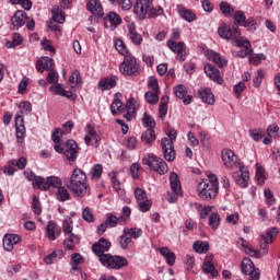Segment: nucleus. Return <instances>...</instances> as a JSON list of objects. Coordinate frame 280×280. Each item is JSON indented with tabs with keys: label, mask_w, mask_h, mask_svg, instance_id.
<instances>
[{
	"label": "nucleus",
	"mask_w": 280,
	"mask_h": 280,
	"mask_svg": "<svg viewBox=\"0 0 280 280\" xmlns=\"http://www.w3.org/2000/svg\"><path fill=\"white\" fill-rule=\"evenodd\" d=\"M221 156L226 170H233V167L236 166L240 167L241 176L236 180L237 185H240V187H248L250 173L248 172V168L244 166V164H240V162H237V155H235V153L230 149H223L221 151Z\"/></svg>",
	"instance_id": "1"
},
{
	"label": "nucleus",
	"mask_w": 280,
	"mask_h": 280,
	"mask_svg": "<svg viewBox=\"0 0 280 280\" xmlns=\"http://www.w3.org/2000/svg\"><path fill=\"white\" fill-rule=\"evenodd\" d=\"M68 189L72 191L77 198H84L89 192V184H86V173L81 168L77 167L72 171L69 183L67 184Z\"/></svg>",
	"instance_id": "2"
},
{
	"label": "nucleus",
	"mask_w": 280,
	"mask_h": 280,
	"mask_svg": "<svg viewBox=\"0 0 280 280\" xmlns=\"http://www.w3.org/2000/svg\"><path fill=\"white\" fill-rule=\"evenodd\" d=\"M133 11L140 21H143V19H154L163 14V8H154L153 0H137Z\"/></svg>",
	"instance_id": "3"
},
{
	"label": "nucleus",
	"mask_w": 280,
	"mask_h": 280,
	"mask_svg": "<svg viewBox=\"0 0 280 280\" xmlns=\"http://www.w3.org/2000/svg\"><path fill=\"white\" fill-rule=\"evenodd\" d=\"M166 135L168 138H162L161 148L163 152V156L165 161L172 163L176 159V150H174V141H176V137H178V132L176 129L170 127L166 130Z\"/></svg>",
	"instance_id": "4"
},
{
	"label": "nucleus",
	"mask_w": 280,
	"mask_h": 280,
	"mask_svg": "<svg viewBox=\"0 0 280 280\" xmlns=\"http://www.w3.org/2000/svg\"><path fill=\"white\" fill-rule=\"evenodd\" d=\"M22 108L15 115V132H16V142L22 143L23 139H25V118L23 117L24 112H32V103L23 102L20 106Z\"/></svg>",
	"instance_id": "5"
},
{
	"label": "nucleus",
	"mask_w": 280,
	"mask_h": 280,
	"mask_svg": "<svg viewBox=\"0 0 280 280\" xmlns=\"http://www.w3.org/2000/svg\"><path fill=\"white\" fill-rule=\"evenodd\" d=\"M142 165H148L150 170L156 172L161 176L167 174L170 172V167L167 166V162L156 155L154 153H148L142 158Z\"/></svg>",
	"instance_id": "6"
},
{
	"label": "nucleus",
	"mask_w": 280,
	"mask_h": 280,
	"mask_svg": "<svg viewBox=\"0 0 280 280\" xmlns=\"http://www.w3.org/2000/svg\"><path fill=\"white\" fill-rule=\"evenodd\" d=\"M25 24L28 32H34V27H36V22H34V19L30 20V16L25 13V11L18 10L11 18V30H20V27H23Z\"/></svg>",
	"instance_id": "7"
},
{
	"label": "nucleus",
	"mask_w": 280,
	"mask_h": 280,
	"mask_svg": "<svg viewBox=\"0 0 280 280\" xmlns=\"http://www.w3.org/2000/svg\"><path fill=\"white\" fill-rule=\"evenodd\" d=\"M100 262L105 268H109L110 270H121V268H126L128 266V259L124 256H113L107 254L106 256H102Z\"/></svg>",
	"instance_id": "8"
},
{
	"label": "nucleus",
	"mask_w": 280,
	"mask_h": 280,
	"mask_svg": "<svg viewBox=\"0 0 280 280\" xmlns=\"http://www.w3.org/2000/svg\"><path fill=\"white\" fill-rule=\"evenodd\" d=\"M119 71L122 75H139V63H137V58L132 55L125 57L119 66Z\"/></svg>",
	"instance_id": "9"
},
{
	"label": "nucleus",
	"mask_w": 280,
	"mask_h": 280,
	"mask_svg": "<svg viewBox=\"0 0 280 280\" xmlns=\"http://www.w3.org/2000/svg\"><path fill=\"white\" fill-rule=\"evenodd\" d=\"M166 47L173 51V54H176V60L179 62H185L187 60V56H189V50H187V46L184 44V42H174L172 39H168L166 42Z\"/></svg>",
	"instance_id": "10"
},
{
	"label": "nucleus",
	"mask_w": 280,
	"mask_h": 280,
	"mask_svg": "<svg viewBox=\"0 0 280 280\" xmlns=\"http://www.w3.org/2000/svg\"><path fill=\"white\" fill-rule=\"evenodd\" d=\"M218 188H214L213 185L207 182H200L198 184L197 194L201 200H213L218 196Z\"/></svg>",
	"instance_id": "11"
},
{
	"label": "nucleus",
	"mask_w": 280,
	"mask_h": 280,
	"mask_svg": "<svg viewBox=\"0 0 280 280\" xmlns=\"http://www.w3.org/2000/svg\"><path fill=\"white\" fill-rule=\"evenodd\" d=\"M218 34L221 38L225 40H240L242 37V33L237 30V26L231 27L226 24L221 25L218 28Z\"/></svg>",
	"instance_id": "12"
},
{
	"label": "nucleus",
	"mask_w": 280,
	"mask_h": 280,
	"mask_svg": "<svg viewBox=\"0 0 280 280\" xmlns=\"http://www.w3.org/2000/svg\"><path fill=\"white\" fill-rule=\"evenodd\" d=\"M112 243L110 241L102 237L98 242L92 245V250L96 257H98V261H102V257L107 256L108 250H110Z\"/></svg>",
	"instance_id": "13"
},
{
	"label": "nucleus",
	"mask_w": 280,
	"mask_h": 280,
	"mask_svg": "<svg viewBox=\"0 0 280 280\" xmlns=\"http://www.w3.org/2000/svg\"><path fill=\"white\" fill-rule=\"evenodd\" d=\"M243 275H248V280H259V269L255 268V264L250 258H244L241 264Z\"/></svg>",
	"instance_id": "14"
},
{
	"label": "nucleus",
	"mask_w": 280,
	"mask_h": 280,
	"mask_svg": "<svg viewBox=\"0 0 280 280\" xmlns=\"http://www.w3.org/2000/svg\"><path fill=\"white\" fill-rule=\"evenodd\" d=\"M26 166H27V159L22 156L18 160L16 159L11 160L8 163V165L4 166L3 172L8 176H14V172H16L18 170H25Z\"/></svg>",
	"instance_id": "15"
},
{
	"label": "nucleus",
	"mask_w": 280,
	"mask_h": 280,
	"mask_svg": "<svg viewBox=\"0 0 280 280\" xmlns=\"http://www.w3.org/2000/svg\"><path fill=\"white\" fill-rule=\"evenodd\" d=\"M78 152H80V147L75 140H68L65 145L63 156H66L69 163H75L78 161Z\"/></svg>",
	"instance_id": "16"
},
{
	"label": "nucleus",
	"mask_w": 280,
	"mask_h": 280,
	"mask_svg": "<svg viewBox=\"0 0 280 280\" xmlns=\"http://www.w3.org/2000/svg\"><path fill=\"white\" fill-rule=\"evenodd\" d=\"M235 46L244 47V49H241L238 51H232V56H234V58H246L247 56H250V54H253V50L250 49V42L245 40L244 38L236 39Z\"/></svg>",
	"instance_id": "17"
},
{
	"label": "nucleus",
	"mask_w": 280,
	"mask_h": 280,
	"mask_svg": "<svg viewBox=\"0 0 280 280\" xmlns=\"http://www.w3.org/2000/svg\"><path fill=\"white\" fill-rule=\"evenodd\" d=\"M22 241L23 237H21V235L19 234H5L2 240L3 248L8 253H12V250H14V246H16V244H19Z\"/></svg>",
	"instance_id": "18"
},
{
	"label": "nucleus",
	"mask_w": 280,
	"mask_h": 280,
	"mask_svg": "<svg viewBox=\"0 0 280 280\" xmlns=\"http://www.w3.org/2000/svg\"><path fill=\"white\" fill-rule=\"evenodd\" d=\"M121 25V16L115 12H109L104 18V27L106 30H112V32L118 26Z\"/></svg>",
	"instance_id": "19"
},
{
	"label": "nucleus",
	"mask_w": 280,
	"mask_h": 280,
	"mask_svg": "<svg viewBox=\"0 0 280 280\" xmlns=\"http://www.w3.org/2000/svg\"><path fill=\"white\" fill-rule=\"evenodd\" d=\"M174 93L178 100H183V104L185 106H189V104H191V100H194V96L187 95V86L184 84L176 85L174 88Z\"/></svg>",
	"instance_id": "20"
},
{
	"label": "nucleus",
	"mask_w": 280,
	"mask_h": 280,
	"mask_svg": "<svg viewBox=\"0 0 280 280\" xmlns=\"http://www.w3.org/2000/svg\"><path fill=\"white\" fill-rule=\"evenodd\" d=\"M203 69L206 75H208V78H210V80L213 82H217V84H222V82H224L222 80V75L220 74V70L215 68V66L207 63Z\"/></svg>",
	"instance_id": "21"
},
{
	"label": "nucleus",
	"mask_w": 280,
	"mask_h": 280,
	"mask_svg": "<svg viewBox=\"0 0 280 280\" xmlns=\"http://www.w3.org/2000/svg\"><path fill=\"white\" fill-rule=\"evenodd\" d=\"M117 86V77L112 75L98 81L100 91H110V89H115Z\"/></svg>",
	"instance_id": "22"
},
{
	"label": "nucleus",
	"mask_w": 280,
	"mask_h": 280,
	"mask_svg": "<svg viewBox=\"0 0 280 280\" xmlns=\"http://www.w3.org/2000/svg\"><path fill=\"white\" fill-rule=\"evenodd\" d=\"M170 185L175 196H183V187L180 186V178L178 177V174L174 172L171 173Z\"/></svg>",
	"instance_id": "23"
},
{
	"label": "nucleus",
	"mask_w": 280,
	"mask_h": 280,
	"mask_svg": "<svg viewBox=\"0 0 280 280\" xmlns=\"http://www.w3.org/2000/svg\"><path fill=\"white\" fill-rule=\"evenodd\" d=\"M86 10L94 14V16H103L104 14V9L100 0H88Z\"/></svg>",
	"instance_id": "24"
},
{
	"label": "nucleus",
	"mask_w": 280,
	"mask_h": 280,
	"mask_svg": "<svg viewBox=\"0 0 280 280\" xmlns=\"http://www.w3.org/2000/svg\"><path fill=\"white\" fill-rule=\"evenodd\" d=\"M279 235V229L278 228H271L266 232L265 235H262V240L265 242V245L262 247L264 253H268V244H272L275 242V238Z\"/></svg>",
	"instance_id": "25"
},
{
	"label": "nucleus",
	"mask_w": 280,
	"mask_h": 280,
	"mask_svg": "<svg viewBox=\"0 0 280 280\" xmlns=\"http://www.w3.org/2000/svg\"><path fill=\"white\" fill-rule=\"evenodd\" d=\"M129 38L133 45H141L143 43V37L141 34L137 33V26L135 23L128 24Z\"/></svg>",
	"instance_id": "26"
},
{
	"label": "nucleus",
	"mask_w": 280,
	"mask_h": 280,
	"mask_svg": "<svg viewBox=\"0 0 280 280\" xmlns=\"http://www.w3.org/2000/svg\"><path fill=\"white\" fill-rule=\"evenodd\" d=\"M80 244V236L75 234H68V237L63 241L66 250H75V246Z\"/></svg>",
	"instance_id": "27"
},
{
	"label": "nucleus",
	"mask_w": 280,
	"mask_h": 280,
	"mask_svg": "<svg viewBox=\"0 0 280 280\" xmlns=\"http://www.w3.org/2000/svg\"><path fill=\"white\" fill-rule=\"evenodd\" d=\"M62 185V179L56 176H48L43 184V191H49L50 187H56L57 189Z\"/></svg>",
	"instance_id": "28"
},
{
	"label": "nucleus",
	"mask_w": 280,
	"mask_h": 280,
	"mask_svg": "<svg viewBox=\"0 0 280 280\" xmlns=\"http://www.w3.org/2000/svg\"><path fill=\"white\" fill-rule=\"evenodd\" d=\"M160 255L164 257L168 266H174V264H176V254H174V252H172V249H170L168 247H161Z\"/></svg>",
	"instance_id": "29"
},
{
	"label": "nucleus",
	"mask_w": 280,
	"mask_h": 280,
	"mask_svg": "<svg viewBox=\"0 0 280 280\" xmlns=\"http://www.w3.org/2000/svg\"><path fill=\"white\" fill-rule=\"evenodd\" d=\"M199 97L205 104H209L210 106H213L215 104V96L213 95V92L210 90H200Z\"/></svg>",
	"instance_id": "30"
},
{
	"label": "nucleus",
	"mask_w": 280,
	"mask_h": 280,
	"mask_svg": "<svg viewBox=\"0 0 280 280\" xmlns=\"http://www.w3.org/2000/svg\"><path fill=\"white\" fill-rule=\"evenodd\" d=\"M178 14L184 19V21H187L188 23H194L196 21V15L191 12V10L177 5Z\"/></svg>",
	"instance_id": "31"
},
{
	"label": "nucleus",
	"mask_w": 280,
	"mask_h": 280,
	"mask_svg": "<svg viewBox=\"0 0 280 280\" xmlns=\"http://www.w3.org/2000/svg\"><path fill=\"white\" fill-rule=\"evenodd\" d=\"M126 108H127V114L125 115V117L130 121L132 117L137 115V100L130 98L126 104Z\"/></svg>",
	"instance_id": "32"
},
{
	"label": "nucleus",
	"mask_w": 280,
	"mask_h": 280,
	"mask_svg": "<svg viewBox=\"0 0 280 280\" xmlns=\"http://www.w3.org/2000/svg\"><path fill=\"white\" fill-rule=\"evenodd\" d=\"M202 271L205 272V275H210L212 279H215V277H218V270H215V265L211 260L203 261Z\"/></svg>",
	"instance_id": "33"
},
{
	"label": "nucleus",
	"mask_w": 280,
	"mask_h": 280,
	"mask_svg": "<svg viewBox=\"0 0 280 280\" xmlns=\"http://www.w3.org/2000/svg\"><path fill=\"white\" fill-rule=\"evenodd\" d=\"M56 198L59 202H67V200H71V194L65 186H59L57 188Z\"/></svg>",
	"instance_id": "34"
},
{
	"label": "nucleus",
	"mask_w": 280,
	"mask_h": 280,
	"mask_svg": "<svg viewBox=\"0 0 280 280\" xmlns=\"http://www.w3.org/2000/svg\"><path fill=\"white\" fill-rule=\"evenodd\" d=\"M194 252L203 255L209 253V242L206 241H196L192 245Z\"/></svg>",
	"instance_id": "35"
},
{
	"label": "nucleus",
	"mask_w": 280,
	"mask_h": 280,
	"mask_svg": "<svg viewBox=\"0 0 280 280\" xmlns=\"http://www.w3.org/2000/svg\"><path fill=\"white\" fill-rule=\"evenodd\" d=\"M195 209L198 211L201 220H207V217L211 211H213V207L211 206H202L201 203L196 202Z\"/></svg>",
	"instance_id": "36"
},
{
	"label": "nucleus",
	"mask_w": 280,
	"mask_h": 280,
	"mask_svg": "<svg viewBox=\"0 0 280 280\" xmlns=\"http://www.w3.org/2000/svg\"><path fill=\"white\" fill-rule=\"evenodd\" d=\"M114 45H115L116 51H118V54H120V56H124V58L132 55V54H130V50H128V46H126L124 40L117 39Z\"/></svg>",
	"instance_id": "37"
},
{
	"label": "nucleus",
	"mask_w": 280,
	"mask_h": 280,
	"mask_svg": "<svg viewBox=\"0 0 280 280\" xmlns=\"http://www.w3.org/2000/svg\"><path fill=\"white\" fill-rule=\"evenodd\" d=\"M122 231L130 240H139L143 235V231L139 228H125Z\"/></svg>",
	"instance_id": "38"
},
{
	"label": "nucleus",
	"mask_w": 280,
	"mask_h": 280,
	"mask_svg": "<svg viewBox=\"0 0 280 280\" xmlns=\"http://www.w3.org/2000/svg\"><path fill=\"white\" fill-rule=\"evenodd\" d=\"M209 60L214 62V65H218V67H220L221 69L229 65V61L225 59H222V57L218 52H210Z\"/></svg>",
	"instance_id": "39"
},
{
	"label": "nucleus",
	"mask_w": 280,
	"mask_h": 280,
	"mask_svg": "<svg viewBox=\"0 0 280 280\" xmlns=\"http://www.w3.org/2000/svg\"><path fill=\"white\" fill-rule=\"evenodd\" d=\"M104 173V167L102 164H95L90 170V176L92 180H100L102 178V174Z\"/></svg>",
	"instance_id": "40"
},
{
	"label": "nucleus",
	"mask_w": 280,
	"mask_h": 280,
	"mask_svg": "<svg viewBox=\"0 0 280 280\" xmlns=\"http://www.w3.org/2000/svg\"><path fill=\"white\" fill-rule=\"evenodd\" d=\"M141 121H142V126L144 128H149V129H154L156 128V120H154V117H152L150 114L148 113H144L142 118H141Z\"/></svg>",
	"instance_id": "41"
},
{
	"label": "nucleus",
	"mask_w": 280,
	"mask_h": 280,
	"mask_svg": "<svg viewBox=\"0 0 280 280\" xmlns=\"http://www.w3.org/2000/svg\"><path fill=\"white\" fill-rule=\"evenodd\" d=\"M255 179L258 185H264V183H266V171L264 170V166L259 163L256 164Z\"/></svg>",
	"instance_id": "42"
},
{
	"label": "nucleus",
	"mask_w": 280,
	"mask_h": 280,
	"mask_svg": "<svg viewBox=\"0 0 280 280\" xmlns=\"http://www.w3.org/2000/svg\"><path fill=\"white\" fill-rule=\"evenodd\" d=\"M71 270H80V265L84 264V257L82 255L74 253L71 255Z\"/></svg>",
	"instance_id": "43"
},
{
	"label": "nucleus",
	"mask_w": 280,
	"mask_h": 280,
	"mask_svg": "<svg viewBox=\"0 0 280 280\" xmlns=\"http://www.w3.org/2000/svg\"><path fill=\"white\" fill-rule=\"evenodd\" d=\"M141 141H143V143H154V141H156L154 129H147L141 136Z\"/></svg>",
	"instance_id": "44"
},
{
	"label": "nucleus",
	"mask_w": 280,
	"mask_h": 280,
	"mask_svg": "<svg viewBox=\"0 0 280 280\" xmlns=\"http://www.w3.org/2000/svg\"><path fill=\"white\" fill-rule=\"evenodd\" d=\"M112 115H117L118 113H124L126 110V106L121 103V100L116 98L110 105Z\"/></svg>",
	"instance_id": "45"
},
{
	"label": "nucleus",
	"mask_w": 280,
	"mask_h": 280,
	"mask_svg": "<svg viewBox=\"0 0 280 280\" xmlns=\"http://www.w3.org/2000/svg\"><path fill=\"white\" fill-rule=\"evenodd\" d=\"M69 84L71 89H77V86H80V84H82V77H80V71L75 70L72 72L69 78Z\"/></svg>",
	"instance_id": "46"
},
{
	"label": "nucleus",
	"mask_w": 280,
	"mask_h": 280,
	"mask_svg": "<svg viewBox=\"0 0 280 280\" xmlns=\"http://www.w3.org/2000/svg\"><path fill=\"white\" fill-rule=\"evenodd\" d=\"M117 243L120 246V248L122 250H127L128 246H130V244H132V238H130L126 233H124L122 231V235H120L117 238Z\"/></svg>",
	"instance_id": "47"
},
{
	"label": "nucleus",
	"mask_w": 280,
	"mask_h": 280,
	"mask_svg": "<svg viewBox=\"0 0 280 280\" xmlns=\"http://www.w3.org/2000/svg\"><path fill=\"white\" fill-rule=\"evenodd\" d=\"M46 235L50 242L56 240V222L49 221L46 228Z\"/></svg>",
	"instance_id": "48"
},
{
	"label": "nucleus",
	"mask_w": 280,
	"mask_h": 280,
	"mask_svg": "<svg viewBox=\"0 0 280 280\" xmlns=\"http://www.w3.org/2000/svg\"><path fill=\"white\" fill-rule=\"evenodd\" d=\"M208 224L211 229H218L220 226V214L218 212H212L208 218Z\"/></svg>",
	"instance_id": "49"
},
{
	"label": "nucleus",
	"mask_w": 280,
	"mask_h": 280,
	"mask_svg": "<svg viewBox=\"0 0 280 280\" xmlns=\"http://www.w3.org/2000/svg\"><path fill=\"white\" fill-rule=\"evenodd\" d=\"M21 43H23V37H21V34L14 33L12 40L5 43V47L8 49H12V47H18V45H21Z\"/></svg>",
	"instance_id": "50"
},
{
	"label": "nucleus",
	"mask_w": 280,
	"mask_h": 280,
	"mask_svg": "<svg viewBox=\"0 0 280 280\" xmlns=\"http://www.w3.org/2000/svg\"><path fill=\"white\" fill-rule=\"evenodd\" d=\"M31 209L35 215H40L43 213V206H40V201L38 200V197L33 196Z\"/></svg>",
	"instance_id": "51"
},
{
	"label": "nucleus",
	"mask_w": 280,
	"mask_h": 280,
	"mask_svg": "<svg viewBox=\"0 0 280 280\" xmlns=\"http://www.w3.org/2000/svg\"><path fill=\"white\" fill-rule=\"evenodd\" d=\"M219 8L224 16H231L234 12L233 7L226 1H222Z\"/></svg>",
	"instance_id": "52"
},
{
	"label": "nucleus",
	"mask_w": 280,
	"mask_h": 280,
	"mask_svg": "<svg viewBox=\"0 0 280 280\" xmlns=\"http://www.w3.org/2000/svg\"><path fill=\"white\" fill-rule=\"evenodd\" d=\"M139 210L142 211V213H145L152 209V200L150 199H143L141 201H137Z\"/></svg>",
	"instance_id": "53"
},
{
	"label": "nucleus",
	"mask_w": 280,
	"mask_h": 280,
	"mask_svg": "<svg viewBox=\"0 0 280 280\" xmlns=\"http://www.w3.org/2000/svg\"><path fill=\"white\" fill-rule=\"evenodd\" d=\"M62 231L66 235H73V221L71 219H66L63 221Z\"/></svg>",
	"instance_id": "54"
},
{
	"label": "nucleus",
	"mask_w": 280,
	"mask_h": 280,
	"mask_svg": "<svg viewBox=\"0 0 280 280\" xmlns=\"http://www.w3.org/2000/svg\"><path fill=\"white\" fill-rule=\"evenodd\" d=\"M86 132L89 137H92V139L95 140V148H97L98 141H100V136H97V131H95V128L91 126V124L86 125Z\"/></svg>",
	"instance_id": "55"
},
{
	"label": "nucleus",
	"mask_w": 280,
	"mask_h": 280,
	"mask_svg": "<svg viewBox=\"0 0 280 280\" xmlns=\"http://www.w3.org/2000/svg\"><path fill=\"white\" fill-rule=\"evenodd\" d=\"M234 21H236L240 27H244V24L246 23V14H244V11H236L234 13Z\"/></svg>",
	"instance_id": "56"
},
{
	"label": "nucleus",
	"mask_w": 280,
	"mask_h": 280,
	"mask_svg": "<svg viewBox=\"0 0 280 280\" xmlns=\"http://www.w3.org/2000/svg\"><path fill=\"white\" fill-rule=\"evenodd\" d=\"M121 213L122 215L119 217V224H126V221L128 220V218H130L132 210L130 209V207L125 206Z\"/></svg>",
	"instance_id": "57"
},
{
	"label": "nucleus",
	"mask_w": 280,
	"mask_h": 280,
	"mask_svg": "<svg viewBox=\"0 0 280 280\" xmlns=\"http://www.w3.org/2000/svg\"><path fill=\"white\" fill-rule=\"evenodd\" d=\"M160 94L161 93H156V92H147L144 94V97H145L148 104H158Z\"/></svg>",
	"instance_id": "58"
},
{
	"label": "nucleus",
	"mask_w": 280,
	"mask_h": 280,
	"mask_svg": "<svg viewBox=\"0 0 280 280\" xmlns=\"http://www.w3.org/2000/svg\"><path fill=\"white\" fill-rule=\"evenodd\" d=\"M148 86L153 91V93H161V89L159 88V80L154 77H150L148 81Z\"/></svg>",
	"instance_id": "59"
},
{
	"label": "nucleus",
	"mask_w": 280,
	"mask_h": 280,
	"mask_svg": "<svg viewBox=\"0 0 280 280\" xmlns=\"http://www.w3.org/2000/svg\"><path fill=\"white\" fill-rule=\"evenodd\" d=\"M110 3H119L121 10H130L132 8V0H109Z\"/></svg>",
	"instance_id": "60"
},
{
	"label": "nucleus",
	"mask_w": 280,
	"mask_h": 280,
	"mask_svg": "<svg viewBox=\"0 0 280 280\" xmlns=\"http://www.w3.org/2000/svg\"><path fill=\"white\" fill-rule=\"evenodd\" d=\"M267 136L272 137L273 139H279V126L278 125H269L267 128Z\"/></svg>",
	"instance_id": "61"
},
{
	"label": "nucleus",
	"mask_w": 280,
	"mask_h": 280,
	"mask_svg": "<svg viewBox=\"0 0 280 280\" xmlns=\"http://www.w3.org/2000/svg\"><path fill=\"white\" fill-rule=\"evenodd\" d=\"M161 100L162 102L160 104L159 110H160V117L161 119H163V117L167 115V100H170V97L163 96Z\"/></svg>",
	"instance_id": "62"
},
{
	"label": "nucleus",
	"mask_w": 280,
	"mask_h": 280,
	"mask_svg": "<svg viewBox=\"0 0 280 280\" xmlns=\"http://www.w3.org/2000/svg\"><path fill=\"white\" fill-rule=\"evenodd\" d=\"M105 224H107V226H109V229H115V226H117V224H119V217L117 218L114 214H109L105 221Z\"/></svg>",
	"instance_id": "63"
},
{
	"label": "nucleus",
	"mask_w": 280,
	"mask_h": 280,
	"mask_svg": "<svg viewBox=\"0 0 280 280\" xmlns=\"http://www.w3.org/2000/svg\"><path fill=\"white\" fill-rule=\"evenodd\" d=\"M264 135L265 131L261 129L249 130V136L252 137V139H254V141H261V139H264Z\"/></svg>",
	"instance_id": "64"
}]
</instances>
